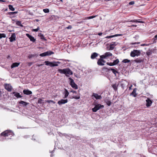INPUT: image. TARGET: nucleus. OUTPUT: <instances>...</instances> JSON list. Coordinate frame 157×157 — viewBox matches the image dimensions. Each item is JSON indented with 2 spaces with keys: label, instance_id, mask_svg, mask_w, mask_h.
Segmentation results:
<instances>
[{
  "label": "nucleus",
  "instance_id": "49",
  "mask_svg": "<svg viewBox=\"0 0 157 157\" xmlns=\"http://www.w3.org/2000/svg\"><path fill=\"white\" fill-rule=\"evenodd\" d=\"M114 47L113 46H111V45L110 44V50H113L114 49Z\"/></svg>",
  "mask_w": 157,
  "mask_h": 157
},
{
  "label": "nucleus",
  "instance_id": "29",
  "mask_svg": "<svg viewBox=\"0 0 157 157\" xmlns=\"http://www.w3.org/2000/svg\"><path fill=\"white\" fill-rule=\"evenodd\" d=\"M130 95H132L135 97L136 96L137 94L136 93V91L134 89L131 94Z\"/></svg>",
  "mask_w": 157,
  "mask_h": 157
},
{
  "label": "nucleus",
  "instance_id": "3",
  "mask_svg": "<svg viewBox=\"0 0 157 157\" xmlns=\"http://www.w3.org/2000/svg\"><path fill=\"white\" fill-rule=\"evenodd\" d=\"M104 106L100 104H97L95 105L94 107L92 108V110L93 112H96L98 110L103 108Z\"/></svg>",
  "mask_w": 157,
  "mask_h": 157
},
{
  "label": "nucleus",
  "instance_id": "57",
  "mask_svg": "<svg viewBox=\"0 0 157 157\" xmlns=\"http://www.w3.org/2000/svg\"><path fill=\"white\" fill-rule=\"evenodd\" d=\"M58 66V64L57 63H53V67L57 66Z\"/></svg>",
  "mask_w": 157,
  "mask_h": 157
},
{
  "label": "nucleus",
  "instance_id": "44",
  "mask_svg": "<svg viewBox=\"0 0 157 157\" xmlns=\"http://www.w3.org/2000/svg\"><path fill=\"white\" fill-rule=\"evenodd\" d=\"M39 29V27H38L37 29H34L33 30V31L34 32H37Z\"/></svg>",
  "mask_w": 157,
  "mask_h": 157
},
{
  "label": "nucleus",
  "instance_id": "7",
  "mask_svg": "<svg viewBox=\"0 0 157 157\" xmlns=\"http://www.w3.org/2000/svg\"><path fill=\"white\" fill-rule=\"evenodd\" d=\"M146 105L147 107L150 106L153 103L152 100H151L150 98H147V99L146 100Z\"/></svg>",
  "mask_w": 157,
  "mask_h": 157
},
{
  "label": "nucleus",
  "instance_id": "28",
  "mask_svg": "<svg viewBox=\"0 0 157 157\" xmlns=\"http://www.w3.org/2000/svg\"><path fill=\"white\" fill-rule=\"evenodd\" d=\"M16 24L17 25L21 27H23V25L21 24V21H16Z\"/></svg>",
  "mask_w": 157,
  "mask_h": 157
},
{
  "label": "nucleus",
  "instance_id": "39",
  "mask_svg": "<svg viewBox=\"0 0 157 157\" xmlns=\"http://www.w3.org/2000/svg\"><path fill=\"white\" fill-rule=\"evenodd\" d=\"M45 102H48V103H50V102H52V103H53V104H55V101H54L53 100H47V101H46Z\"/></svg>",
  "mask_w": 157,
  "mask_h": 157
},
{
  "label": "nucleus",
  "instance_id": "50",
  "mask_svg": "<svg viewBox=\"0 0 157 157\" xmlns=\"http://www.w3.org/2000/svg\"><path fill=\"white\" fill-rule=\"evenodd\" d=\"M66 28L67 29H70L72 28V26L71 25H69L68 27H67Z\"/></svg>",
  "mask_w": 157,
  "mask_h": 157
},
{
  "label": "nucleus",
  "instance_id": "60",
  "mask_svg": "<svg viewBox=\"0 0 157 157\" xmlns=\"http://www.w3.org/2000/svg\"><path fill=\"white\" fill-rule=\"evenodd\" d=\"M102 34V33H98V35H99V36H101V35Z\"/></svg>",
  "mask_w": 157,
  "mask_h": 157
},
{
  "label": "nucleus",
  "instance_id": "24",
  "mask_svg": "<svg viewBox=\"0 0 157 157\" xmlns=\"http://www.w3.org/2000/svg\"><path fill=\"white\" fill-rule=\"evenodd\" d=\"M122 34H116L114 35H112L110 36H106L105 38H112L115 36H122Z\"/></svg>",
  "mask_w": 157,
  "mask_h": 157
},
{
  "label": "nucleus",
  "instance_id": "37",
  "mask_svg": "<svg viewBox=\"0 0 157 157\" xmlns=\"http://www.w3.org/2000/svg\"><path fill=\"white\" fill-rule=\"evenodd\" d=\"M43 11L45 13H48L49 12V10L48 9H45L43 10Z\"/></svg>",
  "mask_w": 157,
  "mask_h": 157
},
{
  "label": "nucleus",
  "instance_id": "14",
  "mask_svg": "<svg viewBox=\"0 0 157 157\" xmlns=\"http://www.w3.org/2000/svg\"><path fill=\"white\" fill-rule=\"evenodd\" d=\"M19 103L20 104V105L21 106H26L29 104L28 103L22 101H19Z\"/></svg>",
  "mask_w": 157,
  "mask_h": 157
},
{
  "label": "nucleus",
  "instance_id": "32",
  "mask_svg": "<svg viewBox=\"0 0 157 157\" xmlns=\"http://www.w3.org/2000/svg\"><path fill=\"white\" fill-rule=\"evenodd\" d=\"M9 9L10 10L13 11L15 10V9L13 7V6L12 5H10L8 6Z\"/></svg>",
  "mask_w": 157,
  "mask_h": 157
},
{
  "label": "nucleus",
  "instance_id": "35",
  "mask_svg": "<svg viewBox=\"0 0 157 157\" xmlns=\"http://www.w3.org/2000/svg\"><path fill=\"white\" fill-rule=\"evenodd\" d=\"M18 13L17 11H15L14 12H10L8 13V14L9 15H13L15 14H16Z\"/></svg>",
  "mask_w": 157,
  "mask_h": 157
},
{
  "label": "nucleus",
  "instance_id": "22",
  "mask_svg": "<svg viewBox=\"0 0 157 157\" xmlns=\"http://www.w3.org/2000/svg\"><path fill=\"white\" fill-rule=\"evenodd\" d=\"M101 59H99L97 61V64L99 66H103L104 65V64L102 63V61L101 60Z\"/></svg>",
  "mask_w": 157,
  "mask_h": 157
},
{
  "label": "nucleus",
  "instance_id": "38",
  "mask_svg": "<svg viewBox=\"0 0 157 157\" xmlns=\"http://www.w3.org/2000/svg\"><path fill=\"white\" fill-rule=\"evenodd\" d=\"M100 59H106V57L105 54L100 56Z\"/></svg>",
  "mask_w": 157,
  "mask_h": 157
},
{
  "label": "nucleus",
  "instance_id": "23",
  "mask_svg": "<svg viewBox=\"0 0 157 157\" xmlns=\"http://www.w3.org/2000/svg\"><path fill=\"white\" fill-rule=\"evenodd\" d=\"M38 36L40 37V38L41 39L44 40H46V39L45 38L44 35L42 33H39L38 34Z\"/></svg>",
  "mask_w": 157,
  "mask_h": 157
},
{
  "label": "nucleus",
  "instance_id": "4",
  "mask_svg": "<svg viewBox=\"0 0 157 157\" xmlns=\"http://www.w3.org/2000/svg\"><path fill=\"white\" fill-rule=\"evenodd\" d=\"M140 54V50H134L132 51L130 53V56L132 57H134L136 56H138Z\"/></svg>",
  "mask_w": 157,
  "mask_h": 157
},
{
  "label": "nucleus",
  "instance_id": "63",
  "mask_svg": "<svg viewBox=\"0 0 157 157\" xmlns=\"http://www.w3.org/2000/svg\"><path fill=\"white\" fill-rule=\"evenodd\" d=\"M154 37L155 38H157V34L155 35Z\"/></svg>",
  "mask_w": 157,
  "mask_h": 157
},
{
  "label": "nucleus",
  "instance_id": "41",
  "mask_svg": "<svg viewBox=\"0 0 157 157\" xmlns=\"http://www.w3.org/2000/svg\"><path fill=\"white\" fill-rule=\"evenodd\" d=\"M106 64L108 65H109L110 66H114L113 64V63H112V62H111V63H109V62H107L106 63Z\"/></svg>",
  "mask_w": 157,
  "mask_h": 157
},
{
  "label": "nucleus",
  "instance_id": "5",
  "mask_svg": "<svg viewBox=\"0 0 157 157\" xmlns=\"http://www.w3.org/2000/svg\"><path fill=\"white\" fill-rule=\"evenodd\" d=\"M69 79L70 81V84L72 87L75 90L78 89V86L74 82L73 79L71 78V77L69 78Z\"/></svg>",
  "mask_w": 157,
  "mask_h": 157
},
{
  "label": "nucleus",
  "instance_id": "53",
  "mask_svg": "<svg viewBox=\"0 0 157 157\" xmlns=\"http://www.w3.org/2000/svg\"><path fill=\"white\" fill-rule=\"evenodd\" d=\"M127 22H135V20H128Z\"/></svg>",
  "mask_w": 157,
  "mask_h": 157
},
{
  "label": "nucleus",
  "instance_id": "40",
  "mask_svg": "<svg viewBox=\"0 0 157 157\" xmlns=\"http://www.w3.org/2000/svg\"><path fill=\"white\" fill-rule=\"evenodd\" d=\"M40 56L41 57H44V56H46L45 52H44V53H42L40 54Z\"/></svg>",
  "mask_w": 157,
  "mask_h": 157
},
{
  "label": "nucleus",
  "instance_id": "33",
  "mask_svg": "<svg viewBox=\"0 0 157 157\" xmlns=\"http://www.w3.org/2000/svg\"><path fill=\"white\" fill-rule=\"evenodd\" d=\"M6 37V35L4 33H0V39L2 38H5Z\"/></svg>",
  "mask_w": 157,
  "mask_h": 157
},
{
  "label": "nucleus",
  "instance_id": "20",
  "mask_svg": "<svg viewBox=\"0 0 157 157\" xmlns=\"http://www.w3.org/2000/svg\"><path fill=\"white\" fill-rule=\"evenodd\" d=\"M118 85V84H117L116 83H115L112 85V87L115 90H117V87Z\"/></svg>",
  "mask_w": 157,
  "mask_h": 157
},
{
  "label": "nucleus",
  "instance_id": "61",
  "mask_svg": "<svg viewBox=\"0 0 157 157\" xmlns=\"http://www.w3.org/2000/svg\"><path fill=\"white\" fill-rule=\"evenodd\" d=\"M137 26L136 25H132L131 26H132V27H136Z\"/></svg>",
  "mask_w": 157,
  "mask_h": 157
},
{
  "label": "nucleus",
  "instance_id": "31",
  "mask_svg": "<svg viewBox=\"0 0 157 157\" xmlns=\"http://www.w3.org/2000/svg\"><path fill=\"white\" fill-rule=\"evenodd\" d=\"M119 60L117 59L116 60H114L113 62L114 65H116L119 63Z\"/></svg>",
  "mask_w": 157,
  "mask_h": 157
},
{
  "label": "nucleus",
  "instance_id": "42",
  "mask_svg": "<svg viewBox=\"0 0 157 157\" xmlns=\"http://www.w3.org/2000/svg\"><path fill=\"white\" fill-rule=\"evenodd\" d=\"M44 63L46 65L49 66L50 62L48 61H46L44 62Z\"/></svg>",
  "mask_w": 157,
  "mask_h": 157
},
{
  "label": "nucleus",
  "instance_id": "58",
  "mask_svg": "<svg viewBox=\"0 0 157 157\" xmlns=\"http://www.w3.org/2000/svg\"><path fill=\"white\" fill-rule=\"evenodd\" d=\"M4 140V139L3 138L0 137V140L3 141Z\"/></svg>",
  "mask_w": 157,
  "mask_h": 157
},
{
  "label": "nucleus",
  "instance_id": "15",
  "mask_svg": "<svg viewBox=\"0 0 157 157\" xmlns=\"http://www.w3.org/2000/svg\"><path fill=\"white\" fill-rule=\"evenodd\" d=\"M98 56V54L96 52H94L92 54L91 56V58L92 59H95L96 57H97Z\"/></svg>",
  "mask_w": 157,
  "mask_h": 157
},
{
  "label": "nucleus",
  "instance_id": "30",
  "mask_svg": "<svg viewBox=\"0 0 157 157\" xmlns=\"http://www.w3.org/2000/svg\"><path fill=\"white\" fill-rule=\"evenodd\" d=\"M105 54L106 58L108 57L111 56H112V54L110 52H106Z\"/></svg>",
  "mask_w": 157,
  "mask_h": 157
},
{
  "label": "nucleus",
  "instance_id": "36",
  "mask_svg": "<svg viewBox=\"0 0 157 157\" xmlns=\"http://www.w3.org/2000/svg\"><path fill=\"white\" fill-rule=\"evenodd\" d=\"M80 98L79 96H75L72 97L71 98H74L76 99H79Z\"/></svg>",
  "mask_w": 157,
  "mask_h": 157
},
{
  "label": "nucleus",
  "instance_id": "47",
  "mask_svg": "<svg viewBox=\"0 0 157 157\" xmlns=\"http://www.w3.org/2000/svg\"><path fill=\"white\" fill-rule=\"evenodd\" d=\"M134 2L133 1H131L130 2H129L128 3L129 5H133L134 4Z\"/></svg>",
  "mask_w": 157,
  "mask_h": 157
},
{
  "label": "nucleus",
  "instance_id": "34",
  "mask_svg": "<svg viewBox=\"0 0 157 157\" xmlns=\"http://www.w3.org/2000/svg\"><path fill=\"white\" fill-rule=\"evenodd\" d=\"M122 62L124 63H126L130 62V60L127 59H125L123 60Z\"/></svg>",
  "mask_w": 157,
  "mask_h": 157
},
{
  "label": "nucleus",
  "instance_id": "26",
  "mask_svg": "<svg viewBox=\"0 0 157 157\" xmlns=\"http://www.w3.org/2000/svg\"><path fill=\"white\" fill-rule=\"evenodd\" d=\"M37 56V55L36 54H30L28 56V57L29 59H30L33 57H36Z\"/></svg>",
  "mask_w": 157,
  "mask_h": 157
},
{
  "label": "nucleus",
  "instance_id": "13",
  "mask_svg": "<svg viewBox=\"0 0 157 157\" xmlns=\"http://www.w3.org/2000/svg\"><path fill=\"white\" fill-rule=\"evenodd\" d=\"M12 94H13L14 96H15L17 98H21L22 96L21 95L20 93L18 92H13Z\"/></svg>",
  "mask_w": 157,
  "mask_h": 157
},
{
  "label": "nucleus",
  "instance_id": "21",
  "mask_svg": "<svg viewBox=\"0 0 157 157\" xmlns=\"http://www.w3.org/2000/svg\"><path fill=\"white\" fill-rule=\"evenodd\" d=\"M134 61L135 62L137 63H140L141 62H143V60L140 59V58H137L134 60Z\"/></svg>",
  "mask_w": 157,
  "mask_h": 157
},
{
  "label": "nucleus",
  "instance_id": "10",
  "mask_svg": "<svg viewBox=\"0 0 157 157\" xmlns=\"http://www.w3.org/2000/svg\"><path fill=\"white\" fill-rule=\"evenodd\" d=\"M10 41L11 42L14 41L16 40V34L14 33L12 34L11 36L9 38Z\"/></svg>",
  "mask_w": 157,
  "mask_h": 157
},
{
  "label": "nucleus",
  "instance_id": "46",
  "mask_svg": "<svg viewBox=\"0 0 157 157\" xmlns=\"http://www.w3.org/2000/svg\"><path fill=\"white\" fill-rule=\"evenodd\" d=\"M149 44H142L141 45V46H149Z\"/></svg>",
  "mask_w": 157,
  "mask_h": 157
},
{
  "label": "nucleus",
  "instance_id": "51",
  "mask_svg": "<svg viewBox=\"0 0 157 157\" xmlns=\"http://www.w3.org/2000/svg\"><path fill=\"white\" fill-rule=\"evenodd\" d=\"M140 43V42H133V43H131V44H139Z\"/></svg>",
  "mask_w": 157,
  "mask_h": 157
},
{
  "label": "nucleus",
  "instance_id": "59",
  "mask_svg": "<svg viewBox=\"0 0 157 157\" xmlns=\"http://www.w3.org/2000/svg\"><path fill=\"white\" fill-rule=\"evenodd\" d=\"M42 100L40 99L38 100V103H40L41 102V101H42Z\"/></svg>",
  "mask_w": 157,
  "mask_h": 157
},
{
  "label": "nucleus",
  "instance_id": "2",
  "mask_svg": "<svg viewBox=\"0 0 157 157\" xmlns=\"http://www.w3.org/2000/svg\"><path fill=\"white\" fill-rule=\"evenodd\" d=\"M14 135V133L12 131L8 130H5L1 133L0 136H1L6 137L9 136H13Z\"/></svg>",
  "mask_w": 157,
  "mask_h": 157
},
{
  "label": "nucleus",
  "instance_id": "43",
  "mask_svg": "<svg viewBox=\"0 0 157 157\" xmlns=\"http://www.w3.org/2000/svg\"><path fill=\"white\" fill-rule=\"evenodd\" d=\"M135 22H136V23H143L144 22V21H139L137 20H135Z\"/></svg>",
  "mask_w": 157,
  "mask_h": 157
},
{
  "label": "nucleus",
  "instance_id": "9",
  "mask_svg": "<svg viewBox=\"0 0 157 157\" xmlns=\"http://www.w3.org/2000/svg\"><path fill=\"white\" fill-rule=\"evenodd\" d=\"M92 97H94L96 99H101L102 98V97L101 95H99L98 94L93 93L92 95Z\"/></svg>",
  "mask_w": 157,
  "mask_h": 157
},
{
  "label": "nucleus",
  "instance_id": "62",
  "mask_svg": "<svg viewBox=\"0 0 157 157\" xmlns=\"http://www.w3.org/2000/svg\"><path fill=\"white\" fill-rule=\"evenodd\" d=\"M0 1L3 2H5V1L4 0H0Z\"/></svg>",
  "mask_w": 157,
  "mask_h": 157
},
{
  "label": "nucleus",
  "instance_id": "54",
  "mask_svg": "<svg viewBox=\"0 0 157 157\" xmlns=\"http://www.w3.org/2000/svg\"><path fill=\"white\" fill-rule=\"evenodd\" d=\"M96 16H91L88 17L89 19H92L95 17Z\"/></svg>",
  "mask_w": 157,
  "mask_h": 157
},
{
  "label": "nucleus",
  "instance_id": "55",
  "mask_svg": "<svg viewBox=\"0 0 157 157\" xmlns=\"http://www.w3.org/2000/svg\"><path fill=\"white\" fill-rule=\"evenodd\" d=\"M71 92H72L73 93L76 94V91L75 90H71Z\"/></svg>",
  "mask_w": 157,
  "mask_h": 157
},
{
  "label": "nucleus",
  "instance_id": "52",
  "mask_svg": "<svg viewBox=\"0 0 157 157\" xmlns=\"http://www.w3.org/2000/svg\"><path fill=\"white\" fill-rule=\"evenodd\" d=\"M49 66L51 67H53V63L52 62H50Z\"/></svg>",
  "mask_w": 157,
  "mask_h": 157
},
{
  "label": "nucleus",
  "instance_id": "11",
  "mask_svg": "<svg viewBox=\"0 0 157 157\" xmlns=\"http://www.w3.org/2000/svg\"><path fill=\"white\" fill-rule=\"evenodd\" d=\"M26 36L30 39L31 41H32L33 42H35L36 39L33 36L30 35L29 34H26Z\"/></svg>",
  "mask_w": 157,
  "mask_h": 157
},
{
  "label": "nucleus",
  "instance_id": "16",
  "mask_svg": "<svg viewBox=\"0 0 157 157\" xmlns=\"http://www.w3.org/2000/svg\"><path fill=\"white\" fill-rule=\"evenodd\" d=\"M104 101L107 104V105L109 106H110L111 104L112 103L108 99H105Z\"/></svg>",
  "mask_w": 157,
  "mask_h": 157
},
{
  "label": "nucleus",
  "instance_id": "25",
  "mask_svg": "<svg viewBox=\"0 0 157 157\" xmlns=\"http://www.w3.org/2000/svg\"><path fill=\"white\" fill-rule=\"evenodd\" d=\"M110 69L109 68H108L105 67H104L102 68V71L106 72H108Z\"/></svg>",
  "mask_w": 157,
  "mask_h": 157
},
{
  "label": "nucleus",
  "instance_id": "18",
  "mask_svg": "<svg viewBox=\"0 0 157 157\" xmlns=\"http://www.w3.org/2000/svg\"><path fill=\"white\" fill-rule=\"evenodd\" d=\"M19 63H13L11 66V68H13L17 67L19 65Z\"/></svg>",
  "mask_w": 157,
  "mask_h": 157
},
{
  "label": "nucleus",
  "instance_id": "17",
  "mask_svg": "<svg viewBox=\"0 0 157 157\" xmlns=\"http://www.w3.org/2000/svg\"><path fill=\"white\" fill-rule=\"evenodd\" d=\"M69 94V93L68 92V90L67 89H65V92L64 93V96L63 98H67V97L68 96Z\"/></svg>",
  "mask_w": 157,
  "mask_h": 157
},
{
  "label": "nucleus",
  "instance_id": "6",
  "mask_svg": "<svg viewBox=\"0 0 157 157\" xmlns=\"http://www.w3.org/2000/svg\"><path fill=\"white\" fill-rule=\"evenodd\" d=\"M4 86L5 89L9 92L11 91L13 89L12 87L10 84H5Z\"/></svg>",
  "mask_w": 157,
  "mask_h": 157
},
{
  "label": "nucleus",
  "instance_id": "64",
  "mask_svg": "<svg viewBox=\"0 0 157 157\" xmlns=\"http://www.w3.org/2000/svg\"><path fill=\"white\" fill-rule=\"evenodd\" d=\"M42 65H43V64H40V65H38V66H39V67H40V66H42Z\"/></svg>",
  "mask_w": 157,
  "mask_h": 157
},
{
  "label": "nucleus",
  "instance_id": "56",
  "mask_svg": "<svg viewBox=\"0 0 157 157\" xmlns=\"http://www.w3.org/2000/svg\"><path fill=\"white\" fill-rule=\"evenodd\" d=\"M101 59V61H102V63H103L105 62V61L103 59Z\"/></svg>",
  "mask_w": 157,
  "mask_h": 157
},
{
  "label": "nucleus",
  "instance_id": "12",
  "mask_svg": "<svg viewBox=\"0 0 157 157\" xmlns=\"http://www.w3.org/2000/svg\"><path fill=\"white\" fill-rule=\"evenodd\" d=\"M23 93L27 95H29L32 94V92L28 90H23Z\"/></svg>",
  "mask_w": 157,
  "mask_h": 157
},
{
  "label": "nucleus",
  "instance_id": "45",
  "mask_svg": "<svg viewBox=\"0 0 157 157\" xmlns=\"http://www.w3.org/2000/svg\"><path fill=\"white\" fill-rule=\"evenodd\" d=\"M110 44L111 45V46H113L114 47L117 44L115 42H114L111 43Z\"/></svg>",
  "mask_w": 157,
  "mask_h": 157
},
{
  "label": "nucleus",
  "instance_id": "48",
  "mask_svg": "<svg viewBox=\"0 0 157 157\" xmlns=\"http://www.w3.org/2000/svg\"><path fill=\"white\" fill-rule=\"evenodd\" d=\"M146 54L147 55L149 56L151 55V53L150 52H147Z\"/></svg>",
  "mask_w": 157,
  "mask_h": 157
},
{
  "label": "nucleus",
  "instance_id": "8",
  "mask_svg": "<svg viewBox=\"0 0 157 157\" xmlns=\"http://www.w3.org/2000/svg\"><path fill=\"white\" fill-rule=\"evenodd\" d=\"M68 101L67 99H62L59 101L57 102V103L59 105H61L67 103L68 102Z\"/></svg>",
  "mask_w": 157,
  "mask_h": 157
},
{
  "label": "nucleus",
  "instance_id": "19",
  "mask_svg": "<svg viewBox=\"0 0 157 157\" xmlns=\"http://www.w3.org/2000/svg\"><path fill=\"white\" fill-rule=\"evenodd\" d=\"M46 56H49L52 54H53L54 53V52L51 51H49L46 52H45Z\"/></svg>",
  "mask_w": 157,
  "mask_h": 157
},
{
  "label": "nucleus",
  "instance_id": "27",
  "mask_svg": "<svg viewBox=\"0 0 157 157\" xmlns=\"http://www.w3.org/2000/svg\"><path fill=\"white\" fill-rule=\"evenodd\" d=\"M109 68L110 69V70H111L113 73L115 75V76H116V74L117 73H118V72L116 70L113 68H111L110 67H109Z\"/></svg>",
  "mask_w": 157,
  "mask_h": 157
},
{
  "label": "nucleus",
  "instance_id": "1",
  "mask_svg": "<svg viewBox=\"0 0 157 157\" xmlns=\"http://www.w3.org/2000/svg\"><path fill=\"white\" fill-rule=\"evenodd\" d=\"M58 72L60 74H65L66 76L69 77V75H72L73 74V72L69 68H67L61 69H59L58 70Z\"/></svg>",
  "mask_w": 157,
  "mask_h": 157
}]
</instances>
